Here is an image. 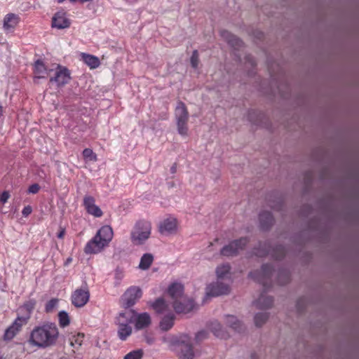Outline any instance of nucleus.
Returning <instances> with one entry per match:
<instances>
[{
  "mask_svg": "<svg viewBox=\"0 0 359 359\" xmlns=\"http://www.w3.org/2000/svg\"><path fill=\"white\" fill-rule=\"evenodd\" d=\"M175 118L178 133L182 137H187L189 135L188 121L189 116L184 103L182 102L177 103L175 111Z\"/></svg>",
  "mask_w": 359,
  "mask_h": 359,
  "instance_id": "obj_6",
  "label": "nucleus"
},
{
  "mask_svg": "<svg viewBox=\"0 0 359 359\" xmlns=\"http://www.w3.org/2000/svg\"><path fill=\"white\" fill-rule=\"evenodd\" d=\"M221 35L233 48L240 49L243 46V42L228 31H222Z\"/></svg>",
  "mask_w": 359,
  "mask_h": 359,
  "instance_id": "obj_18",
  "label": "nucleus"
},
{
  "mask_svg": "<svg viewBox=\"0 0 359 359\" xmlns=\"http://www.w3.org/2000/svg\"><path fill=\"white\" fill-rule=\"evenodd\" d=\"M225 323L227 326L235 331H240L242 328L241 322L234 316L227 315L225 316Z\"/></svg>",
  "mask_w": 359,
  "mask_h": 359,
  "instance_id": "obj_25",
  "label": "nucleus"
},
{
  "mask_svg": "<svg viewBox=\"0 0 359 359\" xmlns=\"http://www.w3.org/2000/svg\"><path fill=\"white\" fill-rule=\"evenodd\" d=\"M83 156L85 160L88 161H96L97 156L90 149H85L83 151Z\"/></svg>",
  "mask_w": 359,
  "mask_h": 359,
  "instance_id": "obj_33",
  "label": "nucleus"
},
{
  "mask_svg": "<svg viewBox=\"0 0 359 359\" xmlns=\"http://www.w3.org/2000/svg\"><path fill=\"white\" fill-rule=\"evenodd\" d=\"M280 256L276 255V258H280Z\"/></svg>",
  "mask_w": 359,
  "mask_h": 359,
  "instance_id": "obj_52",
  "label": "nucleus"
},
{
  "mask_svg": "<svg viewBox=\"0 0 359 359\" xmlns=\"http://www.w3.org/2000/svg\"><path fill=\"white\" fill-rule=\"evenodd\" d=\"M142 355L143 353L142 350H135L126 354L124 359H141Z\"/></svg>",
  "mask_w": 359,
  "mask_h": 359,
  "instance_id": "obj_36",
  "label": "nucleus"
},
{
  "mask_svg": "<svg viewBox=\"0 0 359 359\" xmlns=\"http://www.w3.org/2000/svg\"><path fill=\"white\" fill-rule=\"evenodd\" d=\"M53 69L54 70L53 72H55V76L50 77V82L54 81L58 86H62L69 81V72L66 68L57 66Z\"/></svg>",
  "mask_w": 359,
  "mask_h": 359,
  "instance_id": "obj_13",
  "label": "nucleus"
},
{
  "mask_svg": "<svg viewBox=\"0 0 359 359\" xmlns=\"http://www.w3.org/2000/svg\"><path fill=\"white\" fill-rule=\"evenodd\" d=\"M83 205L87 212L95 217H100L103 212L101 209L95 205V198L90 196H86L83 198Z\"/></svg>",
  "mask_w": 359,
  "mask_h": 359,
  "instance_id": "obj_14",
  "label": "nucleus"
},
{
  "mask_svg": "<svg viewBox=\"0 0 359 359\" xmlns=\"http://www.w3.org/2000/svg\"><path fill=\"white\" fill-rule=\"evenodd\" d=\"M273 302L271 297L262 294L255 302L254 304L258 309L266 310L272 306Z\"/></svg>",
  "mask_w": 359,
  "mask_h": 359,
  "instance_id": "obj_20",
  "label": "nucleus"
},
{
  "mask_svg": "<svg viewBox=\"0 0 359 359\" xmlns=\"http://www.w3.org/2000/svg\"><path fill=\"white\" fill-rule=\"evenodd\" d=\"M199 64L198 53L197 50H194L191 57V65L193 68L196 69Z\"/></svg>",
  "mask_w": 359,
  "mask_h": 359,
  "instance_id": "obj_37",
  "label": "nucleus"
},
{
  "mask_svg": "<svg viewBox=\"0 0 359 359\" xmlns=\"http://www.w3.org/2000/svg\"><path fill=\"white\" fill-rule=\"evenodd\" d=\"M10 197V194L8 191H4L0 196V201L5 203Z\"/></svg>",
  "mask_w": 359,
  "mask_h": 359,
  "instance_id": "obj_43",
  "label": "nucleus"
},
{
  "mask_svg": "<svg viewBox=\"0 0 359 359\" xmlns=\"http://www.w3.org/2000/svg\"><path fill=\"white\" fill-rule=\"evenodd\" d=\"M58 302V299H50L46 305V311L48 313H50L55 311L57 308Z\"/></svg>",
  "mask_w": 359,
  "mask_h": 359,
  "instance_id": "obj_35",
  "label": "nucleus"
},
{
  "mask_svg": "<svg viewBox=\"0 0 359 359\" xmlns=\"http://www.w3.org/2000/svg\"><path fill=\"white\" fill-rule=\"evenodd\" d=\"M32 211V209L31 208V206L29 205H27V206H25L22 211V214L25 216V217H27L29 215L31 214Z\"/></svg>",
  "mask_w": 359,
  "mask_h": 359,
  "instance_id": "obj_44",
  "label": "nucleus"
},
{
  "mask_svg": "<svg viewBox=\"0 0 359 359\" xmlns=\"http://www.w3.org/2000/svg\"><path fill=\"white\" fill-rule=\"evenodd\" d=\"M175 316L172 313L165 315L160 321L159 327L161 330L166 332L170 330L174 325Z\"/></svg>",
  "mask_w": 359,
  "mask_h": 359,
  "instance_id": "obj_22",
  "label": "nucleus"
},
{
  "mask_svg": "<svg viewBox=\"0 0 359 359\" xmlns=\"http://www.w3.org/2000/svg\"><path fill=\"white\" fill-rule=\"evenodd\" d=\"M60 325L62 327H66L69 324V318L68 314L65 311H60L58 313Z\"/></svg>",
  "mask_w": 359,
  "mask_h": 359,
  "instance_id": "obj_34",
  "label": "nucleus"
},
{
  "mask_svg": "<svg viewBox=\"0 0 359 359\" xmlns=\"http://www.w3.org/2000/svg\"><path fill=\"white\" fill-rule=\"evenodd\" d=\"M72 259L71 257L67 258V259L66 260V262H65V265L69 264V263L72 262Z\"/></svg>",
  "mask_w": 359,
  "mask_h": 359,
  "instance_id": "obj_49",
  "label": "nucleus"
},
{
  "mask_svg": "<svg viewBox=\"0 0 359 359\" xmlns=\"http://www.w3.org/2000/svg\"><path fill=\"white\" fill-rule=\"evenodd\" d=\"M142 297V290L137 287L128 289L121 297V303L126 308L133 306Z\"/></svg>",
  "mask_w": 359,
  "mask_h": 359,
  "instance_id": "obj_11",
  "label": "nucleus"
},
{
  "mask_svg": "<svg viewBox=\"0 0 359 359\" xmlns=\"http://www.w3.org/2000/svg\"><path fill=\"white\" fill-rule=\"evenodd\" d=\"M58 330L54 323H45L35 327L31 332L30 342L39 347H47L54 344L58 337Z\"/></svg>",
  "mask_w": 359,
  "mask_h": 359,
  "instance_id": "obj_1",
  "label": "nucleus"
},
{
  "mask_svg": "<svg viewBox=\"0 0 359 359\" xmlns=\"http://www.w3.org/2000/svg\"><path fill=\"white\" fill-rule=\"evenodd\" d=\"M29 307V309H32L34 306V303L30 302L29 304L27 305Z\"/></svg>",
  "mask_w": 359,
  "mask_h": 359,
  "instance_id": "obj_48",
  "label": "nucleus"
},
{
  "mask_svg": "<svg viewBox=\"0 0 359 359\" xmlns=\"http://www.w3.org/2000/svg\"><path fill=\"white\" fill-rule=\"evenodd\" d=\"M183 285L180 283H174L168 289V293L173 299V309L178 313H187L194 308L193 301L183 294Z\"/></svg>",
  "mask_w": 359,
  "mask_h": 359,
  "instance_id": "obj_3",
  "label": "nucleus"
},
{
  "mask_svg": "<svg viewBox=\"0 0 359 359\" xmlns=\"http://www.w3.org/2000/svg\"><path fill=\"white\" fill-rule=\"evenodd\" d=\"M154 261V256L151 253H145L144 254L139 264V268L142 270L148 269Z\"/></svg>",
  "mask_w": 359,
  "mask_h": 359,
  "instance_id": "obj_27",
  "label": "nucleus"
},
{
  "mask_svg": "<svg viewBox=\"0 0 359 359\" xmlns=\"http://www.w3.org/2000/svg\"><path fill=\"white\" fill-rule=\"evenodd\" d=\"M134 316L133 309H125L117 316L116 320L118 325L117 334L121 340L125 341L131 335L133 327L130 324L133 322Z\"/></svg>",
  "mask_w": 359,
  "mask_h": 359,
  "instance_id": "obj_4",
  "label": "nucleus"
},
{
  "mask_svg": "<svg viewBox=\"0 0 359 359\" xmlns=\"http://www.w3.org/2000/svg\"><path fill=\"white\" fill-rule=\"evenodd\" d=\"M89 298L90 292L86 285L76 289L71 297L72 304L77 308L85 306L89 301Z\"/></svg>",
  "mask_w": 359,
  "mask_h": 359,
  "instance_id": "obj_10",
  "label": "nucleus"
},
{
  "mask_svg": "<svg viewBox=\"0 0 359 359\" xmlns=\"http://www.w3.org/2000/svg\"><path fill=\"white\" fill-rule=\"evenodd\" d=\"M69 18L64 11L57 12L52 18V22H68Z\"/></svg>",
  "mask_w": 359,
  "mask_h": 359,
  "instance_id": "obj_29",
  "label": "nucleus"
},
{
  "mask_svg": "<svg viewBox=\"0 0 359 359\" xmlns=\"http://www.w3.org/2000/svg\"><path fill=\"white\" fill-rule=\"evenodd\" d=\"M53 70H54L53 68L48 69L44 65V64L40 60H37L35 62L34 73H35V78H36V79L45 78L47 76H49L50 74V72H52Z\"/></svg>",
  "mask_w": 359,
  "mask_h": 359,
  "instance_id": "obj_17",
  "label": "nucleus"
},
{
  "mask_svg": "<svg viewBox=\"0 0 359 359\" xmlns=\"http://www.w3.org/2000/svg\"><path fill=\"white\" fill-rule=\"evenodd\" d=\"M135 326L137 330H142L148 327L151 323V316L148 313H137L134 311Z\"/></svg>",
  "mask_w": 359,
  "mask_h": 359,
  "instance_id": "obj_15",
  "label": "nucleus"
},
{
  "mask_svg": "<svg viewBox=\"0 0 359 359\" xmlns=\"http://www.w3.org/2000/svg\"><path fill=\"white\" fill-rule=\"evenodd\" d=\"M209 337V334L205 330H201L196 333L194 337V344L196 345L202 343L203 341L206 340Z\"/></svg>",
  "mask_w": 359,
  "mask_h": 359,
  "instance_id": "obj_32",
  "label": "nucleus"
},
{
  "mask_svg": "<svg viewBox=\"0 0 359 359\" xmlns=\"http://www.w3.org/2000/svg\"><path fill=\"white\" fill-rule=\"evenodd\" d=\"M113 230L109 225L101 227L95 236L89 241L85 248L86 254H97L107 247L113 238Z\"/></svg>",
  "mask_w": 359,
  "mask_h": 359,
  "instance_id": "obj_2",
  "label": "nucleus"
},
{
  "mask_svg": "<svg viewBox=\"0 0 359 359\" xmlns=\"http://www.w3.org/2000/svg\"><path fill=\"white\" fill-rule=\"evenodd\" d=\"M53 29H65L69 27V24H51Z\"/></svg>",
  "mask_w": 359,
  "mask_h": 359,
  "instance_id": "obj_41",
  "label": "nucleus"
},
{
  "mask_svg": "<svg viewBox=\"0 0 359 359\" xmlns=\"http://www.w3.org/2000/svg\"><path fill=\"white\" fill-rule=\"evenodd\" d=\"M230 292V285L224 280L219 279L211 282L205 287V294L208 297L226 295Z\"/></svg>",
  "mask_w": 359,
  "mask_h": 359,
  "instance_id": "obj_7",
  "label": "nucleus"
},
{
  "mask_svg": "<svg viewBox=\"0 0 359 359\" xmlns=\"http://www.w3.org/2000/svg\"><path fill=\"white\" fill-rule=\"evenodd\" d=\"M247 243L246 238H240L231 242L221 250V254L226 257L235 256L243 250Z\"/></svg>",
  "mask_w": 359,
  "mask_h": 359,
  "instance_id": "obj_12",
  "label": "nucleus"
},
{
  "mask_svg": "<svg viewBox=\"0 0 359 359\" xmlns=\"http://www.w3.org/2000/svg\"><path fill=\"white\" fill-rule=\"evenodd\" d=\"M162 341L170 346H177L178 348L192 344L191 337L186 333L165 335L162 337Z\"/></svg>",
  "mask_w": 359,
  "mask_h": 359,
  "instance_id": "obj_9",
  "label": "nucleus"
},
{
  "mask_svg": "<svg viewBox=\"0 0 359 359\" xmlns=\"http://www.w3.org/2000/svg\"><path fill=\"white\" fill-rule=\"evenodd\" d=\"M123 276L124 273L123 270L120 269H116L115 271V278L117 279L118 280H121L123 279Z\"/></svg>",
  "mask_w": 359,
  "mask_h": 359,
  "instance_id": "obj_42",
  "label": "nucleus"
},
{
  "mask_svg": "<svg viewBox=\"0 0 359 359\" xmlns=\"http://www.w3.org/2000/svg\"><path fill=\"white\" fill-rule=\"evenodd\" d=\"M81 57L83 61L90 68V69H96L100 65V61L98 57L87 54V53H81Z\"/></svg>",
  "mask_w": 359,
  "mask_h": 359,
  "instance_id": "obj_24",
  "label": "nucleus"
},
{
  "mask_svg": "<svg viewBox=\"0 0 359 359\" xmlns=\"http://www.w3.org/2000/svg\"><path fill=\"white\" fill-rule=\"evenodd\" d=\"M27 323V318H18L13 325L10 326L5 332L4 339L10 340L13 339L15 334L20 331L22 326Z\"/></svg>",
  "mask_w": 359,
  "mask_h": 359,
  "instance_id": "obj_16",
  "label": "nucleus"
},
{
  "mask_svg": "<svg viewBox=\"0 0 359 359\" xmlns=\"http://www.w3.org/2000/svg\"><path fill=\"white\" fill-rule=\"evenodd\" d=\"M271 272V266L269 265H264L262 269L263 276H269Z\"/></svg>",
  "mask_w": 359,
  "mask_h": 359,
  "instance_id": "obj_39",
  "label": "nucleus"
},
{
  "mask_svg": "<svg viewBox=\"0 0 359 359\" xmlns=\"http://www.w3.org/2000/svg\"><path fill=\"white\" fill-rule=\"evenodd\" d=\"M83 334L80 333L76 335L72 336V338L70 339V345L75 348H79L83 343Z\"/></svg>",
  "mask_w": 359,
  "mask_h": 359,
  "instance_id": "obj_30",
  "label": "nucleus"
},
{
  "mask_svg": "<svg viewBox=\"0 0 359 359\" xmlns=\"http://www.w3.org/2000/svg\"><path fill=\"white\" fill-rule=\"evenodd\" d=\"M3 28L6 32H9L14 29L13 24H4Z\"/></svg>",
  "mask_w": 359,
  "mask_h": 359,
  "instance_id": "obj_45",
  "label": "nucleus"
},
{
  "mask_svg": "<svg viewBox=\"0 0 359 359\" xmlns=\"http://www.w3.org/2000/svg\"><path fill=\"white\" fill-rule=\"evenodd\" d=\"M259 220L264 227H267L273 222L271 214L269 212H265L259 215Z\"/></svg>",
  "mask_w": 359,
  "mask_h": 359,
  "instance_id": "obj_31",
  "label": "nucleus"
},
{
  "mask_svg": "<svg viewBox=\"0 0 359 359\" xmlns=\"http://www.w3.org/2000/svg\"><path fill=\"white\" fill-rule=\"evenodd\" d=\"M150 306L158 313H165L169 309V305L163 298H158L150 303Z\"/></svg>",
  "mask_w": 359,
  "mask_h": 359,
  "instance_id": "obj_21",
  "label": "nucleus"
},
{
  "mask_svg": "<svg viewBox=\"0 0 359 359\" xmlns=\"http://www.w3.org/2000/svg\"><path fill=\"white\" fill-rule=\"evenodd\" d=\"M209 328L217 337L224 338L226 337V333L222 325L218 321L215 320L211 322L209 325Z\"/></svg>",
  "mask_w": 359,
  "mask_h": 359,
  "instance_id": "obj_26",
  "label": "nucleus"
},
{
  "mask_svg": "<svg viewBox=\"0 0 359 359\" xmlns=\"http://www.w3.org/2000/svg\"><path fill=\"white\" fill-rule=\"evenodd\" d=\"M145 340L149 344H152L154 342V338L152 337L146 336Z\"/></svg>",
  "mask_w": 359,
  "mask_h": 359,
  "instance_id": "obj_47",
  "label": "nucleus"
},
{
  "mask_svg": "<svg viewBox=\"0 0 359 359\" xmlns=\"http://www.w3.org/2000/svg\"><path fill=\"white\" fill-rule=\"evenodd\" d=\"M158 228L159 233L164 236H174L178 231L179 222L175 217L169 216L159 222Z\"/></svg>",
  "mask_w": 359,
  "mask_h": 359,
  "instance_id": "obj_8",
  "label": "nucleus"
},
{
  "mask_svg": "<svg viewBox=\"0 0 359 359\" xmlns=\"http://www.w3.org/2000/svg\"><path fill=\"white\" fill-rule=\"evenodd\" d=\"M40 189V187L38 184H34L29 187L28 192L29 194H36Z\"/></svg>",
  "mask_w": 359,
  "mask_h": 359,
  "instance_id": "obj_40",
  "label": "nucleus"
},
{
  "mask_svg": "<svg viewBox=\"0 0 359 359\" xmlns=\"http://www.w3.org/2000/svg\"><path fill=\"white\" fill-rule=\"evenodd\" d=\"M180 305H181V307H184V304H183V303L181 304Z\"/></svg>",
  "mask_w": 359,
  "mask_h": 359,
  "instance_id": "obj_50",
  "label": "nucleus"
},
{
  "mask_svg": "<svg viewBox=\"0 0 359 359\" xmlns=\"http://www.w3.org/2000/svg\"><path fill=\"white\" fill-rule=\"evenodd\" d=\"M65 235V229L64 228L60 227V231L57 233V238L62 239L64 238Z\"/></svg>",
  "mask_w": 359,
  "mask_h": 359,
  "instance_id": "obj_46",
  "label": "nucleus"
},
{
  "mask_svg": "<svg viewBox=\"0 0 359 359\" xmlns=\"http://www.w3.org/2000/svg\"><path fill=\"white\" fill-rule=\"evenodd\" d=\"M57 1H58V2H62V1H64L65 0H57Z\"/></svg>",
  "mask_w": 359,
  "mask_h": 359,
  "instance_id": "obj_51",
  "label": "nucleus"
},
{
  "mask_svg": "<svg viewBox=\"0 0 359 359\" xmlns=\"http://www.w3.org/2000/svg\"><path fill=\"white\" fill-rule=\"evenodd\" d=\"M269 318L268 313L266 312L258 313L255 316L254 321L257 327L262 326Z\"/></svg>",
  "mask_w": 359,
  "mask_h": 359,
  "instance_id": "obj_28",
  "label": "nucleus"
},
{
  "mask_svg": "<svg viewBox=\"0 0 359 359\" xmlns=\"http://www.w3.org/2000/svg\"><path fill=\"white\" fill-rule=\"evenodd\" d=\"M231 266L229 264H222L217 266L215 273L217 279L224 280L230 275Z\"/></svg>",
  "mask_w": 359,
  "mask_h": 359,
  "instance_id": "obj_23",
  "label": "nucleus"
},
{
  "mask_svg": "<svg viewBox=\"0 0 359 359\" xmlns=\"http://www.w3.org/2000/svg\"><path fill=\"white\" fill-rule=\"evenodd\" d=\"M20 20H21V19L19 18V16L18 15H15L14 13H9L5 16L3 22L7 23V22H11V21L15 22V21H20Z\"/></svg>",
  "mask_w": 359,
  "mask_h": 359,
  "instance_id": "obj_38",
  "label": "nucleus"
},
{
  "mask_svg": "<svg viewBox=\"0 0 359 359\" xmlns=\"http://www.w3.org/2000/svg\"><path fill=\"white\" fill-rule=\"evenodd\" d=\"M151 224L145 220L138 221L130 233L131 242L135 245H143L150 237Z\"/></svg>",
  "mask_w": 359,
  "mask_h": 359,
  "instance_id": "obj_5",
  "label": "nucleus"
},
{
  "mask_svg": "<svg viewBox=\"0 0 359 359\" xmlns=\"http://www.w3.org/2000/svg\"><path fill=\"white\" fill-rule=\"evenodd\" d=\"M177 355L181 359H194L195 358V351L193 344L182 346L177 349Z\"/></svg>",
  "mask_w": 359,
  "mask_h": 359,
  "instance_id": "obj_19",
  "label": "nucleus"
}]
</instances>
